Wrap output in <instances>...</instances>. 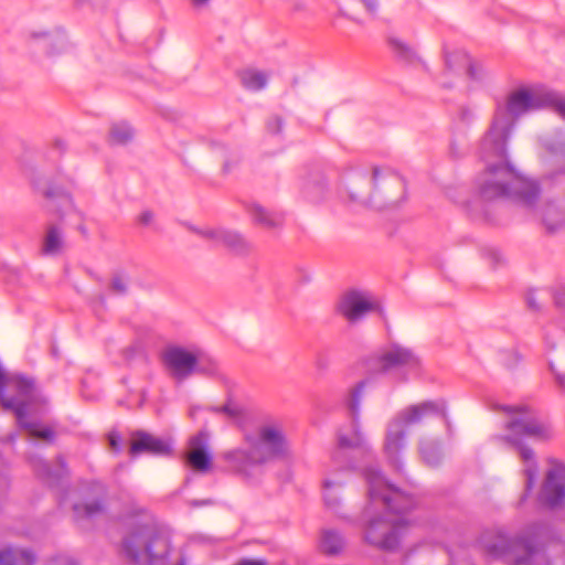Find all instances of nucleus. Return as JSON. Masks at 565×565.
<instances>
[{"label": "nucleus", "instance_id": "nucleus-5", "mask_svg": "<svg viewBox=\"0 0 565 565\" xmlns=\"http://www.w3.org/2000/svg\"><path fill=\"white\" fill-rule=\"evenodd\" d=\"M248 449H235L225 454L226 461L239 473L248 475L250 467L281 458L288 451V443L281 427L264 424L255 434H246Z\"/></svg>", "mask_w": 565, "mask_h": 565}, {"label": "nucleus", "instance_id": "nucleus-6", "mask_svg": "<svg viewBox=\"0 0 565 565\" xmlns=\"http://www.w3.org/2000/svg\"><path fill=\"white\" fill-rule=\"evenodd\" d=\"M433 416L446 417V406L444 402L427 401L416 405H411L398 412L388 422L385 434L384 451L397 472L403 471V463L401 461L399 454L406 446L407 428Z\"/></svg>", "mask_w": 565, "mask_h": 565}, {"label": "nucleus", "instance_id": "nucleus-32", "mask_svg": "<svg viewBox=\"0 0 565 565\" xmlns=\"http://www.w3.org/2000/svg\"><path fill=\"white\" fill-rule=\"evenodd\" d=\"M222 411L235 419L239 426H244L248 419L247 408L232 397L227 399V403L222 407Z\"/></svg>", "mask_w": 565, "mask_h": 565}, {"label": "nucleus", "instance_id": "nucleus-20", "mask_svg": "<svg viewBox=\"0 0 565 565\" xmlns=\"http://www.w3.org/2000/svg\"><path fill=\"white\" fill-rule=\"evenodd\" d=\"M245 207L255 225L266 230H275L279 228L284 223V215L281 213L271 212L258 203H250Z\"/></svg>", "mask_w": 565, "mask_h": 565}, {"label": "nucleus", "instance_id": "nucleus-1", "mask_svg": "<svg viewBox=\"0 0 565 565\" xmlns=\"http://www.w3.org/2000/svg\"><path fill=\"white\" fill-rule=\"evenodd\" d=\"M552 106L565 119V100L547 88H519L504 103H498L492 124L480 145L484 170L477 177L476 186L484 201L510 199L532 206L539 198L537 182L522 177L508 161L507 141L524 114Z\"/></svg>", "mask_w": 565, "mask_h": 565}, {"label": "nucleus", "instance_id": "nucleus-39", "mask_svg": "<svg viewBox=\"0 0 565 565\" xmlns=\"http://www.w3.org/2000/svg\"><path fill=\"white\" fill-rule=\"evenodd\" d=\"M459 119L465 124H470L475 119V111L468 106H461L458 111Z\"/></svg>", "mask_w": 565, "mask_h": 565}, {"label": "nucleus", "instance_id": "nucleus-51", "mask_svg": "<svg viewBox=\"0 0 565 565\" xmlns=\"http://www.w3.org/2000/svg\"><path fill=\"white\" fill-rule=\"evenodd\" d=\"M236 565H266L264 561L242 559Z\"/></svg>", "mask_w": 565, "mask_h": 565}, {"label": "nucleus", "instance_id": "nucleus-44", "mask_svg": "<svg viewBox=\"0 0 565 565\" xmlns=\"http://www.w3.org/2000/svg\"><path fill=\"white\" fill-rule=\"evenodd\" d=\"M316 189H317L318 195H311L310 185H306V188H305V190H303V191H305V195H306L309 200H312V201H313V200H316V199H318V198H319V195L323 192L324 184L319 183V184H317Z\"/></svg>", "mask_w": 565, "mask_h": 565}, {"label": "nucleus", "instance_id": "nucleus-53", "mask_svg": "<svg viewBox=\"0 0 565 565\" xmlns=\"http://www.w3.org/2000/svg\"><path fill=\"white\" fill-rule=\"evenodd\" d=\"M556 383L561 388H565V374H556L555 375Z\"/></svg>", "mask_w": 565, "mask_h": 565}, {"label": "nucleus", "instance_id": "nucleus-49", "mask_svg": "<svg viewBox=\"0 0 565 565\" xmlns=\"http://www.w3.org/2000/svg\"><path fill=\"white\" fill-rule=\"evenodd\" d=\"M352 446V441L350 439V437H345V436H340L339 437V447L341 449H348Z\"/></svg>", "mask_w": 565, "mask_h": 565}, {"label": "nucleus", "instance_id": "nucleus-40", "mask_svg": "<svg viewBox=\"0 0 565 565\" xmlns=\"http://www.w3.org/2000/svg\"><path fill=\"white\" fill-rule=\"evenodd\" d=\"M107 438H108V444H109L110 449L114 452H119L121 449L119 434L116 431H111L108 434Z\"/></svg>", "mask_w": 565, "mask_h": 565}, {"label": "nucleus", "instance_id": "nucleus-18", "mask_svg": "<svg viewBox=\"0 0 565 565\" xmlns=\"http://www.w3.org/2000/svg\"><path fill=\"white\" fill-rule=\"evenodd\" d=\"M130 452L132 455L139 452H148L151 455H168L170 452V445L150 434L139 431L131 444Z\"/></svg>", "mask_w": 565, "mask_h": 565}, {"label": "nucleus", "instance_id": "nucleus-23", "mask_svg": "<svg viewBox=\"0 0 565 565\" xmlns=\"http://www.w3.org/2000/svg\"><path fill=\"white\" fill-rule=\"evenodd\" d=\"M35 555L26 550L14 546L0 548V565H34Z\"/></svg>", "mask_w": 565, "mask_h": 565}, {"label": "nucleus", "instance_id": "nucleus-8", "mask_svg": "<svg viewBox=\"0 0 565 565\" xmlns=\"http://www.w3.org/2000/svg\"><path fill=\"white\" fill-rule=\"evenodd\" d=\"M0 391V402L4 409L14 413L18 424L24 428L31 437L43 440H52L54 431L51 427L42 426L35 420L45 409V403L41 401L35 391H15L13 396L3 395Z\"/></svg>", "mask_w": 565, "mask_h": 565}, {"label": "nucleus", "instance_id": "nucleus-27", "mask_svg": "<svg viewBox=\"0 0 565 565\" xmlns=\"http://www.w3.org/2000/svg\"><path fill=\"white\" fill-rule=\"evenodd\" d=\"M134 136V129L128 122H114L109 128L108 141L110 145L125 146L132 140Z\"/></svg>", "mask_w": 565, "mask_h": 565}, {"label": "nucleus", "instance_id": "nucleus-11", "mask_svg": "<svg viewBox=\"0 0 565 565\" xmlns=\"http://www.w3.org/2000/svg\"><path fill=\"white\" fill-rule=\"evenodd\" d=\"M190 231L202 238L216 245H223L237 255H246L252 249V244L239 233L226 228H199L190 225Z\"/></svg>", "mask_w": 565, "mask_h": 565}, {"label": "nucleus", "instance_id": "nucleus-34", "mask_svg": "<svg viewBox=\"0 0 565 565\" xmlns=\"http://www.w3.org/2000/svg\"><path fill=\"white\" fill-rule=\"evenodd\" d=\"M522 356L515 349H504L498 352V362L508 370H514Z\"/></svg>", "mask_w": 565, "mask_h": 565}, {"label": "nucleus", "instance_id": "nucleus-30", "mask_svg": "<svg viewBox=\"0 0 565 565\" xmlns=\"http://www.w3.org/2000/svg\"><path fill=\"white\" fill-rule=\"evenodd\" d=\"M338 316L343 317L349 323H353V288H348L338 299L334 306Z\"/></svg>", "mask_w": 565, "mask_h": 565}, {"label": "nucleus", "instance_id": "nucleus-2", "mask_svg": "<svg viewBox=\"0 0 565 565\" xmlns=\"http://www.w3.org/2000/svg\"><path fill=\"white\" fill-rule=\"evenodd\" d=\"M371 503L381 504L386 514L372 519L365 529V540L385 552H395L408 534L413 521L408 513L418 502L416 497L391 483L381 471L366 467L363 471Z\"/></svg>", "mask_w": 565, "mask_h": 565}, {"label": "nucleus", "instance_id": "nucleus-13", "mask_svg": "<svg viewBox=\"0 0 565 565\" xmlns=\"http://www.w3.org/2000/svg\"><path fill=\"white\" fill-rule=\"evenodd\" d=\"M541 501L550 508L559 507L565 500V465L555 461L547 471L541 490Z\"/></svg>", "mask_w": 565, "mask_h": 565}, {"label": "nucleus", "instance_id": "nucleus-56", "mask_svg": "<svg viewBox=\"0 0 565 565\" xmlns=\"http://www.w3.org/2000/svg\"><path fill=\"white\" fill-rule=\"evenodd\" d=\"M54 147L58 150V151H63L64 148H65V145L62 140H56L55 143H54Z\"/></svg>", "mask_w": 565, "mask_h": 565}, {"label": "nucleus", "instance_id": "nucleus-31", "mask_svg": "<svg viewBox=\"0 0 565 565\" xmlns=\"http://www.w3.org/2000/svg\"><path fill=\"white\" fill-rule=\"evenodd\" d=\"M423 460L429 467H437L443 460L440 446L434 441H425L419 448Z\"/></svg>", "mask_w": 565, "mask_h": 565}, {"label": "nucleus", "instance_id": "nucleus-48", "mask_svg": "<svg viewBox=\"0 0 565 565\" xmlns=\"http://www.w3.org/2000/svg\"><path fill=\"white\" fill-rule=\"evenodd\" d=\"M526 303H527V307L530 309H532L533 311L540 310V306H539L535 297L532 294H527V296H526Z\"/></svg>", "mask_w": 565, "mask_h": 565}, {"label": "nucleus", "instance_id": "nucleus-28", "mask_svg": "<svg viewBox=\"0 0 565 565\" xmlns=\"http://www.w3.org/2000/svg\"><path fill=\"white\" fill-rule=\"evenodd\" d=\"M242 85L248 90H260L267 85V76L256 70H244L239 73Z\"/></svg>", "mask_w": 565, "mask_h": 565}, {"label": "nucleus", "instance_id": "nucleus-45", "mask_svg": "<svg viewBox=\"0 0 565 565\" xmlns=\"http://www.w3.org/2000/svg\"><path fill=\"white\" fill-rule=\"evenodd\" d=\"M50 565H77L73 559L66 556H60L52 561Z\"/></svg>", "mask_w": 565, "mask_h": 565}, {"label": "nucleus", "instance_id": "nucleus-29", "mask_svg": "<svg viewBox=\"0 0 565 565\" xmlns=\"http://www.w3.org/2000/svg\"><path fill=\"white\" fill-rule=\"evenodd\" d=\"M343 483L340 480L328 479L324 481L323 498L326 505L338 512L340 507V491Z\"/></svg>", "mask_w": 565, "mask_h": 565}, {"label": "nucleus", "instance_id": "nucleus-57", "mask_svg": "<svg viewBox=\"0 0 565 565\" xmlns=\"http://www.w3.org/2000/svg\"><path fill=\"white\" fill-rule=\"evenodd\" d=\"M77 230L82 233L83 236H87V228L84 224H79Z\"/></svg>", "mask_w": 565, "mask_h": 565}, {"label": "nucleus", "instance_id": "nucleus-15", "mask_svg": "<svg viewBox=\"0 0 565 565\" xmlns=\"http://www.w3.org/2000/svg\"><path fill=\"white\" fill-rule=\"evenodd\" d=\"M385 318L384 308L379 297L367 290L355 289V327L367 316Z\"/></svg>", "mask_w": 565, "mask_h": 565}, {"label": "nucleus", "instance_id": "nucleus-26", "mask_svg": "<svg viewBox=\"0 0 565 565\" xmlns=\"http://www.w3.org/2000/svg\"><path fill=\"white\" fill-rule=\"evenodd\" d=\"M344 542L340 533L333 530H323L320 537L319 548L323 554L337 555L343 548Z\"/></svg>", "mask_w": 565, "mask_h": 565}, {"label": "nucleus", "instance_id": "nucleus-12", "mask_svg": "<svg viewBox=\"0 0 565 565\" xmlns=\"http://www.w3.org/2000/svg\"><path fill=\"white\" fill-rule=\"evenodd\" d=\"M195 355L184 348L171 347L162 353V361L169 374L175 381L182 382L193 375Z\"/></svg>", "mask_w": 565, "mask_h": 565}, {"label": "nucleus", "instance_id": "nucleus-63", "mask_svg": "<svg viewBox=\"0 0 565 565\" xmlns=\"http://www.w3.org/2000/svg\"><path fill=\"white\" fill-rule=\"evenodd\" d=\"M443 85H444L445 87H450V85H448L446 82H444V83H443Z\"/></svg>", "mask_w": 565, "mask_h": 565}, {"label": "nucleus", "instance_id": "nucleus-3", "mask_svg": "<svg viewBox=\"0 0 565 565\" xmlns=\"http://www.w3.org/2000/svg\"><path fill=\"white\" fill-rule=\"evenodd\" d=\"M494 408L502 409L511 415L507 422L505 428L509 431L507 436L500 437L501 440L515 446L519 455L525 463V491L530 492L535 484L537 463L533 449L522 444V437H531L539 440H550L554 433L551 425L541 420L535 413L524 405H494Z\"/></svg>", "mask_w": 565, "mask_h": 565}, {"label": "nucleus", "instance_id": "nucleus-54", "mask_svg": "<svg viewBox=\"0 0 565 565\" xmlns=\"http://www.w3.org/2000/svg\"><path fill=\"white\" fill-rule=\"evenodd\" d=\"M558 148H559V151L563 152L565 151V142L561 143L558 147L554 146V145H551L548 147L550 151L553 152V153H556L558 152Z\"/></svg>", "mask_w": 565, "mask_h": 565}, {"label": "nucleus", "instance_id": "nucleus-46", "mask_svg": "<svg viewBox=\"0 0 565 565\" xmlns=\"http://www.w3.org/2000/svg\"><path fill=\"white\" fill-rule=\"evenodd\" d=\"M153 220V213L151 211H145L139 216V222L142 225H149Z\"/></svg>", "mask_w": 565, "mask_h": 565}, {"label": "nucleus", "instance_id": "nucleus-59", "mask_svg": "<svg viewBox=\"0 0 565 565\" xmlns=\"http://www.w3.org/2000/svg\"><path fill=\"white\" fill-rule=\"evenodd\" d=\"M51 351H52V354H53L55 358H57V356H58V350H57V348H56V347H54V345H53V347H52V349H51Z\"/></svg>", "mask_w": 565, "mask_h": 565}, {"label": "nucleus", "instance_id": "nucleus-61", "mask_svg": "<svg viewBox=\"0 0 565 565\" xmlns=\"http://www.w3.org/2000/svg\"><path fill=\"white\" fill-rule=\"evenodd\" d=\"M192 1L194 2V4H204L209 0H192Z\"/></svg>", "mask_w": 565, "mask_h": 565}, {"label": "nucleus", "instance_id": "nucleus-7", "mask_svg": "<svg viewBox=\"0 0 565 565\" xmlns=\"http://www.w3.org/2000/svg\"><path fill=\"white\" fill-rule=\"evenodd\" d=\"M360 182L371 185L372 190L367 194L355 193V200L371 209H394L406 200L404 178L387 167H373L370 175H360Z\"/></svg>", "mask_w": 565, "mask_h": 565}, {"label": "nucleus", "instance_id": "nucleus-60", "mask_svg": "<svg viewBox=\"0 0 565 565\" xmlns=\"http://www.w3.org/2000/svg\"><path fill=\"white\" fill-rule=\"evenodd\" d=\"M364 386H365V383L364 382H360V383L355 384V390L364 388Z\"/></svg>", "mask_w": 565, "mask_h": 565}, {"label": "nucleus", "instance_id": "nucleus-21", "mask_svg": "<svg viewBox=\"0 0 565 565\" xmlns=\"http://www.w3.org/2000/svg\"><path fill=\"white\" fill-rule=\"evenodd\" d=\"M542 223L548 233H555L565 226V209L556 202H546L541 207Z\"/></svg>", "mask_w": 565, "mask_h": 565}, {"label": "nucleus", "instance_id": "nucleus-38", "mask_svg": "<svg viewBox=\"0 0 565 565\" xmlns=\"http://www.w3.org/2000/svg\"><path fill=\"white\" fill-rule=\"evenodd\" d=\"M284 128V120L280 116H271L268 118L266 122V129L268 132L273 135H278L282 131Z\"/></svg>", "mask_w": 565, "mask_h": 565}, {"label": "nucleus", "instance_id": "nucleus-4", "mask_svg": "<svg viewBox=\"0 0 565 565\" xmlns=\"http://www.w3.org/2000/svg\"><path fill=\"white\" fill-rule=\"evenodd\" d=\"M548 534L550 527L547 524L534 523L514 537L501 533L492 539L484 536L482 537V545L486 552L493 557L508 554L516 555L511 565H551L544 551Z\"/></svg>", "mask_w": 565, "mask_h": 565}, {"label": "nucleus", "instance_id": "nucleus-33", "mask_svg": "<svg viewBox=\"0 0 565 565\" xmlns=\"http://www.w3.org/2000/svg\"><path fill=\"white\" fill-rule=\"evenodd\" d=\"M73 511L76 519L93 518L103 511V504L99 501L75 503Z\"/></svg>", "mask_w": 565, "mask_h": 565}, {"label": "nucleus", "instance_id": "nucleus-52", "mask_svg": "<svg viewBox=\"0 0 565 565\" xmlns=\"http://www.w3.org/2000/svg\"><path fill=\"white\" fill-rule=\"evenodd\" d=\"M552 179L553 180H559L561 182L565 183V168L563 170H559V171L555 172L552 175Z\"/></svg>", "mask_w": 565, "mask_h": 565}, {"label": "nucleus", "instance_id": "nucleus-19", "mask_svg": "<svg viewBox=\"0 0 565 565\" xmlns=\"http://www.w3.org/2000/svg\"><path fill=\"white\" fill-rule=\"evenodd\" d=\"M30 463L35 473L51 487L57 483L67 473L65 461L62 458L57 459L55 469H52L46 461L38 456L30 458Z\"/></svg>", "mask_w": 565, "mask_h": 565}, {"label": "nucleus", "instance_id": "nucleus-24", "mask_svg": "<svg viewBox=\"0 0 565 565\" xmlns=\"http://www.w3.org/2000/svg\"><path fill=\"white\" fill-rule=\"evenodd\" d=\"M35 379L20 372H7L0 364V388H34Z\"/></svg>", "mask_w": 565, "mask_h": 565}, {"label": "nucleus", "instance_id": "nucleus-47", "mask_svg": "<svg viewBox=\"0 0 565 565\" xmlns=\"http://www.w3.org/2000/svg\"><path fill=\"white\" fill-rule=\"evenodd\" d=\"M555 303L558 308L565 309V288L556 294Z\"/></svg>", "mask_w": 565, "mask_h": 565}, {"label": "nucleus", "instance_id": "nucleus-17", "mask_svg": "<svg viewBox=\"0 0 565 565\" xmlns=\"http://www.w3.org/2000/svg\"><path fill=\"white\" fill-rule=\"evenodd\" d=\"M193 367V375L199 374L205 377H211L216 381V384L231 388L236 385L234 380L222 371L216 360L206 355H195V363Z\"/></svg>", "mask_w": 565, "mask_h": 565}, {"label": "nucleus", "instance_id": "nucleus-9", "mask_svg": "<svg viewBox=\"0 0 565 565\" xmlns=\"http://www.w3.org/2000/svg\"><path fill=\"white\" fill-rule=\"evenodd\" d=\"M365 369L373 374H386L390 372L416 371L419 360L415 353L401 345H392L379 355H373L364 361Z\"/></svg>", "mask_w": 565, "mask_h": 565}, {"label": "nucleus", "instance_id": "nucleus-14", "mask_svg": "<svg viewBox=\"0 0 565 565\" xmlns=\"http://www.w3.org/2000/svg\"><path fill=\"white\" fill-rule=\"evenodd\" d=\"M446 72L455 75L466 74L471 81H480V70L472 63L470 56L461 50L451 53L445 51Z\"/></svg>", "mask_w": 565, "mask_h": 565}, {"label": "nucleus", "instance_id": "nucleus-58", "mask_svg": "<svg viewBox=\"0 0 565 565\" xmlns=\"http://www.w3.org/2000/svg\"><path fill=\"white\" fill-rule=\"evenodd\" d=\"M348 408L353 409V391H351V395L348 398Z\"/></svg>", "mask_w": 565, "mask_h": 565}, {"label": "nucleus", "instance_id": "nucleus-10", "mask_svg": "<svg viewBox=\"0 0 565 565\" xmlns=\"http://www.w3.org/2000/svg\"><path fill=\"white\" fill-rule=\"evenodd\" d=\"M159 541L149 525H137L122 539L120 553L131 562L145 558L149 562L158 558L160 554L152 551L154 542Z\"/></svg>", "mask_w": 565, "mask_h": 565}, {"label": "nucleus", "instance_id": "nucleus-64", "mask_svg": "<svg viewBox=\"0 0 565 565\" xmlns=\"http://www.w3.org/2000/svg\"><path fill=\"white\" fill-rule=\"evenodd\" d=\"M348 196L350 200L353 198L352 193H348Z\"/></svg>", "mask_w": 565, "mask_h": 565}, {"label": "nucleus", "instance_id": "nucleus-43", "mask_svg": "<svg viewBox=\"0 0 565 565\" xmlns=\"http://www.w3.org/2000/svg\"><path fill=\"white\" fill-rule=\"evenodd\" d=\"M354 440H355V450L358 448H363V449H366L367 447V441H366V438L360 433L358 431V429L355 428V437H354Z\"/></svg>", "mask_w": 565, "mask_h": 565}, {"label": "nucleus", "instance_id": "nucleus-50", "mask_svg": "<svg viewBox=\"0 0 565 565\" xmlns=\"http://www.w3.org/2000/svg\"><path fill=\"white\" fill-rule=\"evenodd\" d=\"M316 366L319 370H324L328 366V361L324 356L319 355L316 360Z\"/></svg>", "mask_w": 565, "mask_h": 565}, {"label": "nucleus", "instance_id": "nucleus-55", "mask_svg": "<svg viewBox=\"0 0 565 565\" xmlns=\"http://www.w3.org/2000/svg\"><path fill=\"white\" fill-rule=\"evenodd\" d=\"M8 488V479L4 476L0 477V490L4 491Z\"/></svg>", "mask_w": 565, "mask_h": 565}, {"label": "nucleus", "instance_id": "nucleus-25", "mask_svg": "<svg viewBox=\"0 0 565 565\" xmlns=\"http://www.w3.org/2000/svg\"><path fill=\"white\" fill-rule=\"evenodd\" d=\"M64 245L63 234L61 228L51 224L47 226L42 245V253L45 255L58 254Z\"/></svg>", "mask_w": 565, "mask_h": 565}, {"label": "nucleus", "instance_id": "nucleus-41", "mask_svg": "<svg viewBox=\"0 0 565 565\" xmlns=\"http://www.w3.org/2000/svg\"><path fill=\"white\" fill-rule=\"evenodd\" d=\"M361 3L371 17H375L379 9L377 0H361Z\"/></svg>", "mask_w": 565, "mask_h": 565}, {"label": "nucleus", "instance_id": "nucleus-42", "mask_svg": "<svg viewBox=\"0 0 565 565\" xmlns=\"http://www.w3.org/2000/svg\"><path fill=\"white\" fill-rule=\"evenodd\" d=\"M239 163V158L235 157L232 159H226L222 166V171L224 174H228L233 171L234 168H236Z\"/></svg>", "mask_w": 565, "mask_h": 565}, {"label": "nucleus", "instance_id": "nucleus-35", "mask_svg": "<svg viewBox=\"0 0 565 565\" xmlns=\"http://www.w3.org/2000/svg\"><path fill=\"white\" fill-rule=\"evenodd\" d=\"M109 290L117 296H125L128 292V278H126L122 274L117 273L114 274L110 282Z\"/></svg>", "mask_w": 565, "mask_h": 565}, {"label": "nucleus", "instance_id": "nucleus-62", "mask_svg": "<svg viewBox=\"0 0 565 565\" xmlns=\"http://www.w3.org/2000/svg\"><path fill=\"white\" fill-rule=\"evenodd\" d=\"M83 397L87 401H92L95 398L92 394H85Z\"/></svg>", "mask_w": 565, "mask_h": 565}, {"label": "nucleus", "instance_id": "nucleus-37", "mask_svg": "<svg viewBox=\"0 0 565 565\" xmlns=\"http://www.w3.org/2000/svg\"><path fill=\"white\" fill-rule=\"evenodd\" d=\"M44 196L47 199H62L71 203V196L68 192L62 186L49 185L44 191Z\"/></svg>", "mask_w": 565, "mask_h": 565}, {"label": "nucleus", "instance_id": "nucleus-22", "mask_svg": "<svg viewBox=\"0 0 565 565\" xmlns=\"http://www.w3.org/2000/svg\"><path fill=\"white\" fill-rule=\"evenodd\" d=\"M387 42L395 57L401 63L415 67H425L424 62L420 60L416 50L413 46L408 45L407 43L403 42L397 38H388Z\"/></svg>", "mask_w": 565, "mask_h": 565}, {"label": "nucleus", "instance_id": "nucleus-36", "mask_svg": "<svg viewBox=\"0 0 565 565\" xmlns=\"http://www.w3.org/2000/svg\"><path fill=\"white\" fill-rule=\"evenodd\" d=\"M146 402L145 391H129L125 401H119V404L127 406L128 408L140 407Z\"/></svg>", "mask_w": 565, "mask_h": 565}, {"label": "nucleus", "instance_id": "nucleus-16", "mask_svg": "<svg viewBox=\"0 0 565 565\" xmlns=\"http://www.w3.org/2000/svg\"><path fill=\"white\" fill-rule=\"evenodd\" d=\"M209 434L200 431L190 439L188 461L198 471H206L211 467V456L207 452Z\"/></svg>", "mask_w": 565, "mask_h": 565}]
</instances>
